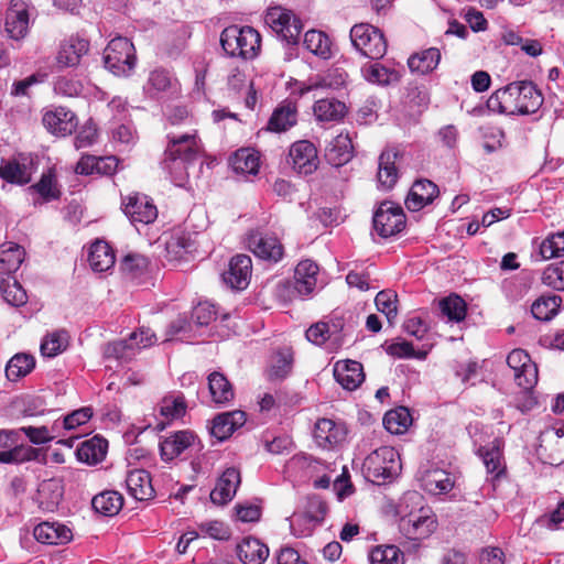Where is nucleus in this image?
Returning <instances> with one entry per match:
<instances>
[{"instance_id":"obj_1","label":"nucleus","mask_w":564,"mask_h":564,"mask_svg":"<svg viewBox=\"0 0 564 564\" xmlns=\"http://www.w3.org/2000/svg\"><path fill=\"white\" fill-rule=\"evenodd\" d=\"M489 107L507 115H530L543 105V96L532 82H514L496 90Z\"/></svg>"},{"instance_id":"obj_2","label":"nucleus","mask_w":564,"mask_h":564,"mask_svg":"<svg viewBox=\"0 0 564 564\" xmlns=\"http://www.w3.org/2000/svg\"><path fill=\"white\" fill-rule=\"evenodd\" d=\"M167 138L169 142L161 165L170 174L172 182L182 186L188 176V165L198 158L202 151L200 140L196 132L169 135Z\"/></svg>"},{"instance_id":"obj_3","label":"nucleus","mask_w":564,"mask_h":564,"mask_svg":"<svg viewBox=\"0 0 564 564\" xmlns=\"http://www.w3.org/2000/svg\"><path fill=\"white\" fill-rule=\"evenodd\" d=\"M317 84L306 85L301 83L291 94L295 100L291 98L280 102L273 110L267 126V130L271 132H285L294 127L297 122V101L301 106H310L314 113L317 112L316 96Z\"/></svg>"},{"instance_id":"obj_4","label":"nucleus","mask_w":564,"mask_h":564,"mask_svg":"<svg viewBox=\"0 0 564 564\" xmlns=\"http://www.w3.org/2000/svg\"><path fill=\"white\" fill-rule=\"evenodd\" d=\"M220 44L227 55L251 59L256 57L261 47V36L251 26L230 25L223 30Z\"/></svg>"},{"instance_id":"obj_5","label":"nucleus","mask_w":564,"mask_h":564,"mask_svg":"<svg viewBox=\"0 0 564 564\" xmlns=\"http://www.w3.org/2000/svg\"><path fill=\"white\" fill-rule=\"evenodd\" d=\"M401 470L399 453L390 446H382L371 452L364 460L365 477L377 485L391 481Z\"/></svg>"},{"instance_id":"obj_6","label":"nucleus","mask_w":564,"mask_h":564,"mask_svg":"<svg viewBox=\"0 0 564 564\" xmlns=\"http://www.w3.org/2000/svg\"><path fill=\"white\" fill-rule=\"evenodd\" d=\"M135 62L134 46L127 37L112 39L104 51L105 67L116 76H129Z\"/></svg>"},{"instance_id":"obj_7","label":"nucleus","mask_w":564,"mask_h":564,"mask_svg":"<svg viewBox=\"0 0 564 564\" xmlns=\"http://www.w3.org/2000/svg\"><path fill=\"white\" fill-rule=\"evenodd\" d=\"M155 341V334L150 328L140 327L137 332L131 333L127 339L109 343L104 349V356L127 362L131 360L138 351L152 346Z\"/></svg>"},{"instance_id":"obj_8","label":"nucleus","mask_w":564,"mask_h":564,"mask_svg":"<svg viewBox=\"0 0 564 564\" xmlns=\"http://www.w3.org/2000/svg\"><path fill=\"white\" fill-rule=\"evenodd\" d=\"M352 45L371 59L381 58L387 52L383 34L368 23L356 24L350 30Z\"/></svg>"},{"instance_id":"obj_9","label":"nucleus","mask_w":564,"mask_h":564,"mask_svg":"<svg viewBox=\"0 0 564 564\" xmlns=\"http://www.w3.org/2000/svg\"><path fill=\"white\" fill-rule=\"evenodd\" d=\"M264 21L281 40L288 44L297 43L302 31V23L292 11L281 7L269 8Z\"/></svg>"},{"instance_id":"obj_10","label":"nucleus","mask_w":564,"mask_h":564,"mask_svg":"<svg viewBox=\"0 0 564 564\" xmlns=\"http://www.w3.org/2000/svg\"><path fill=\"white\" fill-rule=\"evenodd\" d=\"M399 527L406 539L420 541L436 530L437 521L429 508L421 507L417 511L402 516Z\"/></svg>"},{"instance_id":"obj_11","label":"nucleus","mask_w":564,"mask_h":564,"mask_svg":"<svg viewBox=\"0 0 564 564\" xmlns=\"http://www.w3.org/2000/svg\"><path fill=\"white\" fill-rule=\"evenodd\" d=\"M121 206L124 215L134 226L138 224H151L158 217L156 206L143 194L133 193L127 195L122 198Z\"/></svg>"},{"instance_id":"obj_12","label":"nucleus","mask_w":564,"mask_h":564,"mask_svg":"<svg viewBox=\"0 0 564 564\" xmlns=\"http://www.w3.org/2000/svg\"><path fill=\"white\" fill-rule=\"evenodd\" d=\"M508 366L513 370V377L519 387L532 389L538 382V368L523 349H513L507 357Z\"/></svg>"},{"instance_id":"obj_13","label":"nucleus","mask_w":564,"mask_h":564,"mask_svg":"<svg viewBox=\"0 0 564 564\" xmlns=\"http://www.w3.org/2000/svg\"><path fill=\"white\" fill-rule=\"evenodd\" d=\"M404 225L402 208L391 203H382L373 215L375 230L384 238L400 232Z\"/></svg>"},{"instance_id":"obj_14","label":"nucleus","mask_w":564,"mask_h":564,"mask_svg":"<svg viewBox=\"0 0 564 564\" xmlns=\"http://www.w3.org/2000/svg\"><path fill=\"white\" fill-rule=\"evenodd\" d=\"M293 169L301 175H312L317 170V148L308 140L294 142L289 152Z\"/></svg>"},{"instance_id":"obj_15","label":"nucleus","mask_w":564,"mask_h":564,"mask_svg":"<svg viewBox=\"0 0 564 564\" xmlns=\"http://www.w3.org/2000/svg\"><path fill=\"white\" fill-rule=\"evenodd\" d=\"M247 245L258 258L272 262L280 261L284 253L283 246L276 237L260 231L250 232Z\"/></svg>"},{"instance_id":"obj_16","label":"nucleus","mask_w":564,"mask_h":564,"mask_svg":"<svg viewBox=\"0 0 564 564\" xmlns=\"http://www.w3.org/2000/svg\"><path fill=\"white\" fill-rule=\"evenodd\" d=\"M251 274V258L247 254H237L229 261L228 270L223 273V280L234 290H245L249 285Z\"/></svg>"},{"instance_id":"obj_17","label":"nucleus","mask_w":564,"mask_h":564,"mask_svg":"<svg viewBox=\"0 0 564 564\" xmlns=\"http://www.w3.org/2000/svg\"><path fill=\"white\" fill-rule=\"evenodd\" d=\"M336 381L348 391H354L365 381L364 367L356 360H338L333 369Z\"/></svg>"},{"instance_id":"obj_18","label":"nucleus","mask_w":564,"mask_h":564,"mask_svg":"<svg viewBox=\"0 0 564 564\" xmlns=\"http://www.w3.org/2000/svg\"><path fill=\"white\" fill-rule=\"evenodd\" d=\"M44 127L53 134L65 137L72 134L77 127L75 113L64 107L46 111L43 116Z\"/></svg>"},{"instance_id":"obj_19","label":"nucleus","mask_w":564,"mask_h":564,"mask_svg":"<svg viewBox=\"0 0 564 564\" xmlns=\"http://www.w3.org/2000/svg\"><path fill=\"white\" fill-rule=\"evenodd\" d=\"M239 485V470L234 467L227 468L218 478L215 488L212 490L210 500L220 506L228 503L235 497Z\"/></svg>"},{"instance_id":"obj_20","label":"nucleus","mask_w":564,"mask_h":564,"mask_svg":"<svg viewBox=\"0 0 564 564\" xmlns=\"http://www.w3.org/2000/svg\"><path fill=\"white\" fill-rule=\"evenodd\" d=\"M347 427L340 420L319 419V447L336 449L346 440Z\"/></svg>"},{"instance_id":"obj_21","label":"nucleus","mask_w":564,"mask_h":564,"mask_svg":"<svg viewBox=\"0 0 564 564\" xmlns=\"http://www.w3.org/2000/svg\"><path fill=\"white\" fill-rule=\"evenodd\" d=\"M29 31V13L22 6L13 4L6 13L4 32L14 41L24 39Z\"/></svg>"},{"instance_id":"obj_22","label":"nucleus","mask_w":564,"mask_h":564,"mask_svg":"<svg viewBox=\"0 0 564 564\" xmlns=\"http://www.w3.org/2000/svg\"><path fill=\"white\" fill-rule=\"evenodd\" d=\"M36 541L43 544H65L73 538L68 527L59 522L44 521L37 524L33 530Z\"/></svg>"},{"instance_id":"obj_23","label":"nucleus","mask_w":564,"mask_h":564,"mask_svg":"<svg viewBox=\"0 0 564 564\" xmlns=\"http://www.w3.org/2000/svg\"><path fill=\"white\" fill-rule=\"evenodd\" d=\"M246 423V413L236 410L218 414L213 420L210 433L218 441L227 440L238 427Z\"/></svg>"},{"instance_id":"obj_24","label":"nucleus","mask_w":564,"mask_h":564,"mask_svg":"<svg viewBox=\"0 0 564 564\" xmlns=\"http://www.w3.org/2000/svg\"><path fill=\"white\" fill-rule=\"evenodd\" d=\"M438 195L437 186L429 180L416 181L405 199V206L411 212H417L433 202Z\"/></svg>"},{"instance_id":"obj_25","label":"nucleus","mask_w":564,"mask_h":564,"mask_svg":"<svg viewBox=\"0 0 564 564\" xmlns=\"http://www.w3.org/2000/svg\"><path fill=\"white\" fill-rule=\"evenodd\" d=\"M126 487L135 500L147 501L154 497L150 475L144 469L130 470L126 477Z\"/></svg>"},{"instance_id":"obj_26","label":"nucleus","mask_w":564,"mask_h":564,"mask_svg":"<svg viewBox=\"0 0 564 564\" xmlns=\"http://www.w3.org/2000/svg\"><path fill=\"white\" fill-rule=\"evenodd\" d=\"M89 42L78 36L66 40L57 54V63L63 67H74L79 64L80 58L87 54Z\"/></svg>"},{"instance_id":"obj_27","label":"nucleus","mask_w":564,"mask_h":564,"mask_svg":"<svg viewBox=\"0 0 564 564\" xmlns=\"http://www.w3.org/2000/svg\"><path fill=\"white\" fill-rule=\"evenodd\" d=\"M352 143L348 134H337L325 149V160L333 166H341L352 158Z\"/></svg>"},{"instance_id":"obj_28","label":"nucleus","mask_w":564,"mask_h":564,"mask_svg":"<svg viewBox=\"0 0 564 564\" xmlns=\"http://www.w3.org/2000/svg\"><path fill=\"white\" fill-rule=\"evenodd\" d=\"M317 284V264L312 260H302L294 271V289L302 295H310Z\"/></svg>"},{"instance_id":"obj_29","label":"nucleus","mask_w":564,"mask_h":564,"mask_svg":"<svg viewBox=\"0 0 564 564\" xmlns=\"http://www.w3.org/2000/svg\"><path fill=\"white\" fill-rule=\"evenodd\" d=\"M32 174L33 166L31 161L20 162L18 160H11L2 162L0 165V176L9 183L19 185L28 184L32 178Z\"/></svg>"},{"instance_id":"obj_30","label":"nucleus","mask_w":564,"mask_h":564,"mask_svg":"<svg viewBox=\"0 0 564 564\" xmlns=\"http://www.w3.org/2000/svg\"><path fill=\"white\" fill-rule=\"evenodd\" d=\"M237 554L245 564H262L269 556V549L256 538H245L237 545Z\"/></svg>"},{"instance_id":"obj_31","label":"nucleus","mask_w":564,"mask_h":564,"mask_svg":"<svg viewBox=\"0 0 564 564\" xmlns=\"http://www.w3.org/2000/svg\"><path fill=\"white\" fill-rule=\"evenodd\" d=\"M88 261L96 272H105L115 265L116 257L112 248L102 240H96L89 250Z\"/></svg>"},{"instance_id":"obj_32","label":"nucleus","mask_w":564,"mask_h":564,"mask_svg":"<svg viewBox=\"0 0 564 564\" xmlns=\"http://www.w3.org/2000/svg\"><path fill=\"white\" fill-rule=\"evenodd\" d=\"M24 249L13 242H6L0 247V276L15 272L24 261Z\"/></svg>"},{"instance_id":"obj_33","label":"nucleus","mask_w":564,"mask_h":564,"mask_svg":"<svg viewBox=\"0 0 564 564\" xmlns=\"http://www.w3.org/2000/svg\"><path fill=\"white\" fill-rule=\"evenodd\" d=\"M195 437L191 432L181 431L165 438L160 444L161 456L164 460H172L181 455L187 447L192 445Z\"/></svg>"},{"instance_id":"obj_34","label":"nucleus","mask_w":564,"mask_h":564,"mask_svg":"<svg viewBox=\"0 0 564 564\" xmlns=\"http://www.w3.org/2000/svg\"><path fill=\"white\" fill-rule=\"evenodd\" d=\"M397 152L383 151L379 156L378 183L384 189H390L398 181V170L394 165Z\"/></svg>"},{"instance_id":"obj_35","label":"nucleus","mask_w":564,"mask_h":564,"mask_svg":"<svg viewBox=\"0 0 564 564\" xmlns=\"http://www.w3.org/2000/svg\"><path fill=\"white\" fill-rule=\"evenodd\" d=\"M106 453V440L97 436L83 442L76 451L77 458L89 465H95L101 462L105 458Z\"/></svg>"},{"instance_id":"obj_36","label":"nucleus","mask_w":564,"mask_h":564,"mask_svg":"<svg viewBox=\"0 0 564 564\" xmlns=\"http://www.w3.org/2000/svg\"><path fill=\"white\" fill-rule=\"evenodd\" d=\"M207 379L209 393L215 403L226 404L234 399L232 386L223 373L214 371Z\"/></svg>"},{"instance_id":"obj_37","label":"nucleus","mask_w":564,"mask_h":564,"mask_svg":"<svg viewBox=\"0 0 564 564\" xmlns=\"http://www.w3.org/2000/svg\"><path fill=\"white\" fill-rule=\"evenodd\" d=\"M123 505L122 496L115 490H107L96 495L91 500V506L96 512L104 516L117 514Z\"/></svg>"},{"instance_id":"obj_38","label":"nucleus","mask_w":564,"mask_h":564,"mask_svg":"<svg viewBox=\"0 0 564 564\" xmlns=\"http://www.w3.org/2000/svg\"><path fill=\"white\" fill-rule=\"evenodd\" d=\"M441 59L437 48L431 47L421 53L412 55L408 59L409 68L419 74H427L436 68Z\"/></svg>"},{"instance_id":"obj_39","label":"nucleus","mask_w":564,"mask_h":564,"mask_svg":"<svg viewBox=\"0 0 564 564\" xmlns=\"http://www.w3.org/2000/svg\"><path fill=\"white\" fill-rule=\"evenodd\" d=\"M29 189L36 192L44 202L58 199L61 191L57 185L54 169L50 167L43 172L40 181L30 186Z\"/></svg>"},{"instance_id":"obj_40","label":"nucleus","mask_w":564,"mask_h":564,"mask_svg":"<svg viewBox=\"0 0 564 564\" xmlns=\"http://www.w3.org/2000/svg\"><path fill=\"white\" fill-rule=\"evenodd\" d=\"M62 497V487L56 481H44L39 489V506L44 511L53 512L59 505Z\"/></svg>"},{"instance_id":"obj_41","label":"nucleus","mask_w":564,"mask_h":564,"mask_svg":"<svg viewBox=\"0 0 564 564\" xmlns=\"http://www.w3.org/2000/svg\"><path fill=\"white\" fill-rule=\"evenodd\" d=\"M479 455L482 458L487 473L494 475V478L500 477L505 471L502 453L498 443L479 448Z\"/></svg>"},{"instance_id":"obj_42","label":"nucleus","mask_w":564,"mask_h":564,"mask_svg":"<svg viewBox=\"0 0 564 564\" xmlns=\"http://www.w3.org/2000/svg\"><path fill=\"white\" fill-rule=\"evenodd\" d=\"M412 423L409 409L399 406L384 414L383 425L391 434H402Z\"/></svg>"},{"instance_id":"obj_43","label":"nucleus","mask_w":564,"mask_h":564,"mask_svg":"<svg viewBox=\"0 0 564 564\" xmlns=\"http://www.w3.org/2000/svg\"><path fill=\"white\" fill-rule=\"evenodd\" d=\"M562 299L558 295H542L531 306L532 315L539 321H550L561 306Z\"/></svg>"},{"instance_id":"obj_44","label":"nucleus","mask_w":564,"mask_h":564,"mask_svg":"<svg viewBox=\"0 0 564 564\" xmlns=\"http://www.w3.org/2000/svg\"><path fill=\"white\" fill-rule=\"evenodd\" d=\"M231 166L237 173L254 175L260 166L259 156L250 149H240L234 154Z\"/></svg>"},{"instance_id":"obj_45","label":"nucleus","mask_w":564,"mask_h":564,"mask_svg":"<svg viewBox=\"0 0 564 564\" xmlns=\"http://www.w3.org/2000/svg\"><path fill=\"white\" fill-rule=\"evenodd\" d=\"M0 292L7 303L12 306H22L28 301V295L22 285L11 276H0Z\"/></svg>"},{"instance_id":"obj_46","label":"nucleus","mask_w":564,"mask_h":564,"mask_svg":"<svg viewBox=\"0 0 564 564\" xmlns=\"http://www.w3.org/2000/svg\"><path fill=\"white\" fill-rule=\"evenodd\" d=\"M69 343L68 333L64 329L55 330L45 336L41 344V352L46 357H55L63 352Z\"/></svg>"},{"instance_id":"obj_47","label":"nucleus","mask_w":564,"mask_h":564,"mask_svg":"<svg viewBox=\"0 0 564 564\" xmlns=\"http://www.w3.org/2000/svg\"><path fill=\"white\" fill-rule=\"evenodd\" d=\"M440 310L448 321L459 323L465 319L467 305L457 294H452L440 301Z\"/></svg>"},{"instance_id":"obj_48","label":"nucleus","mask_w":564,"mask_h":564,"mask_svg":"<svg viewBox=\"0 0 564 564\" xmlns=\"http://www.w3.org/2000/svg\"><path fill=\"white\" fill-rule=\"evenodd\" d=\"M34 366L35 360L31 355L17 354L9 360L6 367V376L9 380H18L30 373Z\"/></svg>"},{"instance_id":"obj_49","label":"nucleus","mask_w":564,"mask_h":564,"mask_svg":"<svg viewBox=\"0 0 564 564\" xmlns=\"http://www.w3.org/2000/svg\"><path fill=\"white\" fill-rule=\"evenodd\" d=\"M293 351L291 348L280 349L272 358L269 377L271 379H284L292 370Z\"/></svg>"},{"instance_id":"obj_50","label":"nucleus","mask_w":564,"mask_h":564,"mask_svg":"<svg viewBox=\"0 0 564 564\" xmlns=\"http://www.w3.org/2000/svg\"><path fill=\"white\" fill-rule=\"evenodd\" d=\"M315 510L295 512L291 519V528L299 536H311L316 528Z\"/></svg>"},{"instance_id":"obj_51","label":"nucleus","mask_w":564,"mask_h":564,"mask_svg":"<svg viewBox=\"0 0 564 564\" xmlns=\"http://www.w3.org/2000/svg\"><path fill=\"white\" fill-rule=\"evenodd\" d=\"M371 564H403V554L395 545H378L369 554Z\"/></svg>"},{"instance_id":"obj_52","label":"nucleus","mask_w":564,"mask_h":564,"mask_svg":"<svg viewBox=\"0 0 564 564\" xmlns=\"http://www.w3.org/2000/svg\"><path fill=\"white\" fill-rule=\"evenodd\" d=\"M186 412V402L183 395H166L160 403V414L167 421L182 417Z\"/></svg>"},{"instance_id":"obj_53","label":"nucleus","mask_w":564,"mask_h":564,"mask_svg":"<svg viewBox=\"0 0 564 564\" xmlns=\"http://www.w3.org/2000/svg\"><path fill=\"white\" fill-rule=\"evenodd\" d=\"M453 486L452 477L444 470L430 471L425 478V488L434 495L448 492Z\"/></svg>"},{"instance_id":"obj_54","label":"nucleus","mask_w":564,"mask_h":564,"mask_svg":"<svg viewBox=\"0 0 564 564\" xmlns=\"http://www.w3.org/2000/svg\"><path fill=\"white\" fill-rule=\"evenodd\" d=\"M174 85L173 78L164 69H154L150 73L144 87L148 94L156 96L160 93L170 90Z\"/></svg>"},{"instance_id":"obj_55","label":"nucleus","mask_w":564,"mask_h":564,"mask_svg":"<svg viewBox=\"0 0 564 564\" xmlns=\"http://www.w3.org/2000/svg\"><path fill=\"white\" fill-rule=\"evenodd\" d=\"M377 310L384 314L389 323L395 318L398 314V295L392 290L380 291L375 299Z\"/></svg>"},{"instance_id":"obj_56","label":"nucleus","mask_w":564,"mask_h":564,"mask_svg":"<svg viewBox=\"0 0 564 564\" xmlns=\"http://www.w3.org/2000/svg\"><path fill=\"white\" fill-rule=\"evenodd\" d=\"M346 110V105L336 98H319V121L339 120Z\"/></svg>"},{"instance_id":"obj_57","label":"nucleus","mask_w":564,"mask_h":564,"mask_svg":"<svg viewBox=\"0 0 564 564\" xmlns=\"http://www.w3.org/2000/svg\"><path fill=\"white\" fill-rule=\"evenodd\" d=\"M364 76L369 83L378 85H389L398 80V74L394 70H390L379 63H375L368 69H365Z\"/></svg>"},{"instance_id":"obj_58","label":"nucleus","mask_w":564,"mask_h":564,"mask_svg":"<svg viewBox=\"0 0 564 564\" xmlns=\"http://www.w3.org/2000/svg\"><path fill=\"white\" fill-rule=\"evenodd\" d=\"M347 80V73L339 68L335 67L333 69L323 70L319 74V89L327 88L333 90H339L345 87Z\"/></svg>"},{"instance_id":"obj_59","label":"nucleus","mask_w":564,"mask_h":564,"mask_svg":"<svg viewBox=\"0 0 564 564\" xmlns=\"http://www.w3.org/2000/svg\"><path fill=\"white\" fill-rule=\"evenodd\" d=\"M192 241L185 235H173L165 242V250L171 260L182 258L192 249Z\"/></svg>"},{"instance_id":"obj_60","label":"nucleus","mask_w":564,"mask_h":564,"mask_svg":"<svg viewBox=\"0 0 564 564\" xmlns=\"http://www.w3.org/2000/svg\"><path fill=\"white\" fill-rule=\"evenodd\" d=\"M387 352L389 355L398 357V358L425 359V357H426L425 351L415 352L413 345L405 340L392 343L387 348Z\"/></svg>"},{"instance_id":"obj_61","label":"nucleus","mask_w":564,"mask_h":564,"mask_svg":"<svg viewBox=\"0 0 564 564\" xmlns=\"http://www.w3.org/2000/svg\"><path fill=\"white\" fill-rule=\"evenodd\" d=\"M33 448L14 446L8 451L0 452V463L12 464L22 463L32 458Z\"/></svg>"},{"instance_id":"obj_62","label":"nucleus","mask_w":564,"mask_h":564,"mask_svg":"<svg viewBox=\"0 0 564 564\" xmlns=\"http://www.w3.org/2000/svg\"><path fill=\"white\" fill-rule=\"evenodd\" d=\"M148 267V260L141 254H127L121 262L124 272L137 276L141 274Z\"/></svg>"},{"instance_id":"obj_63","label":"nucleus","mask_w":564,"mask_h":564,"mask_svg":"<svg viewBox=\"0 0 564 564\" xmlns=\"http://www.w3.org/2000/svg\"><path fill=\"white\" fill-rule=\"evenodd\" d=\"M93 416V410L90 408H82L73 411L66 415L63 420V426L65 430H74L87 423Z\"/></svg>"},{"instance_id":"obj_64","label":"nucleus","mask_w":564,"mask_h":564,"mask_svg":"<svg viewBox=\"0 0 564 564\" xmlns=\"http://www.w3.org/2000/svg\"><path fill=\"white\" fill-rule=\"evenodd\" d=\"M193 318L196 325L205 326L216 319L215 306L210 303H199L193 311Z\"/></svg>"}]
</instances>
